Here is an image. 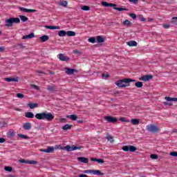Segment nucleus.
<instances>
[{
	"label": "nucleus",
	"instance_id": "f704fd0d",
	"mask_svg": "<svg viewBox=\"0 0 177 177\" xmlns=\"http://www.w3.org/2000/svg\"><path fill=\"white\" fill-rule=\"evenodd\" d=\"M19 18L21 19V21L23 22H26L28 21V18L24 15H19Z\"/></svg>",
	"mask_w": 177,
	"mask_h": 177
},
{
	"label": "nucleus",
	"instance_id": "423d86ee",
	"mask_svg": "<svg viewBox=\"0 0 177 177\" xmlns=\"http://www.w3.org/2000/svg\"><path fill=\"white\" fill-rule=\"evenodd\" d=\"M104 119L107 122H111L112 124H115V122H117L118 121V119H117V118L113 116H105Z\"/></svg>",
	"mask_w": 177,
	"mask_h": 177
},
{
	"label": "nucleus",
	"instance_id": "37998d69",
	"mask_svg": "<svg viewBox=\"0 0 177 177\" xmlns=\"http://www.w3.org/2000/svg\"><path fill=\"white\" fill-rule=\"evenodd\" d=\"M8 125V123L5 122H0V128H3Z\"/></svg>",
	"mask_w": 177,
	"mask_h": 177
},
{
	"label": "nucleus",
	"instance_id": "20e7f679",
	"mask_svg": "<svg viewBox=\"0 0 177 177\" xmlns=\"http://www.w3.org/2000/svg\"><path fill=\"white\" fill-rule=\"evenodd\" d=\"M83 174H89L90 175H97L98 176H102L104 175V174L102 173L100 170H93V169H88L83 171Z\"/></svg>",
	"mask_w": 177,
	"mask_h": 177
},
{
	"label": "nucleus",
	"instance_id": "412c9836",
	"mask_svg": "<svg viewBox=\"0 0 177 177\" xmlns=\"http://www.w3.org/2000/svg\"><path fill=\"white\" fill-rule=\"evenodd\" d=\"M129 46H138V42L136 41H129L127 43Z\"/></svg>",
	"mask_w": 177,
	"mask_h": 177
},
{
	"label": "nucleus",
	"instance_id": "774afa93",
	"mask_svg": "<svg viewBox=\"0 0 177 177\" xmlns=\"http://www.w3.org/2000/svg\"><path fill=\"white\" fill-rule=\"evenodd\" d=\"M172 132H173V133H177V129H174Z\"/></svg>",
	"mask_w": 177,
	"mask_h": 177
},
{
	"label": "nucleus",
	"instance_id": "39448f33",
	"mask_svg": "<svg viewBox=\"0 0 177 177\" xmlns=\"http://www.w3.org/2000/svg\"><path fill=\"white\" fill-rule=\"evenodd\" d=\"M65 149L67 151H74L75 150H81V149H84V147H82V146H79V147L72 146V147H71L70 145H66L65 147Z\"/></svg>",
	"mask_w": 177,
	"mask_h": 177
},
{
	"label": "nucleus",
	"instance_id": "864d4df0",
	"mask_svg": "<svg viewBox=\"0 0 177 177\" xmlns=\"http://www.w3.org/2000/svg\"><path fill=\"white\" fill-rule=\"evenodd\" d=\"M31 88H34V89H36V91H39V87L35 84H31Z\"/></svg>",
	"mask_w": 177,
	"mask_h": 177
},
{
	"label": "nucleus",
	"instance_id": "5fc2aeb1",
	"mask_svg": "<svg viewBox=\"0 0 177 177\" xmlns=\"http://www.w3.org/2000/svg\"><path fill=\"white\" fill-rule=\"evenodd\" d=\"M122 151H129V147H128V146H124V147H122Z\"/></svg>",
	"mask_w": 177,
	"mask_h": 177
},
{
	"label": "nucleus",
	"instance_id": "6e6d98bb",
	"mask_svg": "<svg viewBox=\"0 0 177 177\" xmlns=\"http://www.w3.org/2000/svg\"><path fill=\"white\" fill-rule=\"evenodd\" d=\"M170 156H171L172 157H177V152L176 151L170 152Z\"/></svg>",
	"mask_w": 177,
	"mask_h": 177
},
{
	"label": "nucleus",
	"instance_id": "de8ad7c7",
	"mask_svg": "<svg viewBox=\"0 0 177 177\" xmlns=\"http://www.w3.org/2000/svg\"><path fill=\"white\" fill-rule=\"evenodd\" d=\"M151 158H152V160H157L158 156L157 154H151Z\"/></svg>",
	"mask_w": 177,
	"mask_h": 177
},
{
	"label": "nucleus",
	"instance_id": "ea45409f",
	"mask_svg": "<svg viewBox=\"0 0 177 177\" xmlns=\"http://www.w3.org/2000/svg\"><path fill=\"white\" fill-rule=\"evenodd\" d=\"M82 10H91V7L88 6H82Z\"/></svg>",
	"mask_w": 177,
	"mask_h": 177
},
{
	"label": "nucleus",
	"instance_id": "dca6fc26",
	"mask_svg": "<svg viewBox=\"0 0 177 177\" xmlns=\"http://www.w3.org/2000/svg\"><path fill=\"white\" fill-rule=\"evenodd\" d=\"M41 151H44V153H53V151H55V148L53 147H49L46 149H41Z\"/></svg>",
	"mask_w": 177,
	"mask_h": 177
},
{
	"label": "nucleus",
	"instance_id": "a878e982",
	"mask_svg": "<svg viewBox=\"0 0 177 177\" xmlns=\"http://www.w3.org/2000/svg\"><path fill=\"white\" fill-rule=\"evenodd\" d=\"M59 37H66L67 35V32L66 30H59L58 32Z\"/></svg>",
	"mask_w": 177,
	"mask_h": 177
},
{
	"label": "nucleus",
	"instance_id": "7ed1b4c3",
	"mask_svg": "<svg viewBox=\"0 0 177 177\" xmlns=\"http://www.w3.org/2000/svg\"><path fill=\"white\" fill-rule=\"evenodd\" d=\"M147 129L149 132H153V133L160 132V127L156 124H148L147 126Z\"/></svg>",
	"mask_w": 177,
	"mask_h": 177
},
{
	"label": "nucleus",
	"instance_id": "e2e57ef3",
	"mask_svg": "<svg viewBox=\"0 0 177 177\" xmlns=\"http://www.w3.org/2000/svg\"><path fill=\"white\" fill-rule=\"evenodd\" d=\"M6 140L5 138H0V143H5Z\"/></svg>",
	"mask_w": 177,
	"mask_h": 177
},
{
	"label": "nucleus",
	"instance_id": "f03ea898",
	"mask_svg": "<svg viewBox=\"0 0 177 177\" xmlns=\"http://www.w3.org/2000/svg\"><path fill=\"white\" fill-rule=\"evenodd\" d=\"M136 80L129 79V78H126L122 80H118L115 82V84L117 86H119V88H126V86H129V83L130 82H136Z\"/></svg>",
	"mask_w": 177,
	"mask_h": 177
},
{
	"label": "nucleus",
	"instance_id": "58836bf2",
	"mask_svg": "<svg viewBox=\"0 0 177 177\" xmlns=\"http://www.w3.org/2000/svg\"><path fill=\"white\" fill-rule=\"evenodd\" d=\"M88 42H90L91 44H95L96 42V38H95V37H90L88 39Z\"/></svg>",
	"mask_w": 177,
	"mask_h": 177
},
{
	"label": "nucleus",
	"instance_id": "e433bc0d",
	"mask_svg": "<svg viewBox=\"0 0 177 177\" xmlns=\"http://www.w3.org/2000/svg\"><path fill=\"white\" fill-rule=\"evenodd\" d=\"M131 124L133 125H138L139 124V120H138V119H132L131 120Z\"/></svg>",
	"mask_w": 177,
	"mask_h": 177
},
{
	"label": "nucleus",
	"instance_id": "c85d7f7f",
	"mask_svg": "<svg viewBox=\"0 0 177 177\" xmlns=\"http://www.w3.org/2000/svg\"><path fill=\"white\" fill-rule=\"evenodd\" d=\"M97 42L98 44H103V42H104V38H103V37H102V36H97Z\"/></svg>",
	"mask_w": 177,
	"mask_h": 177
},
{
	"label": "nucleus",
	"instance_id": "0eeeda50",
	"mask_svg": "<svg viewBox=\"0 0 177 177\" xmlns=\"http://www.w3.org/2000/svg\"><path fill=\"white\" fill-rule=\"evenodd\" d=\"M19 9L21 12H24V13H35V12H37V10L27 9L23 7H19Z\"/></svg>",
	"mask_w": 177,
	"mask_h": 177
},
{
	"label": "nucleus",
	"instance_id": "cd10ccee",
	"mask_svg": "<svg viewBox=\"0 0 177 177\" xmlns=\"http://www.w3.org/2000/svg\"><path fill=\"white\" fill-rule=\"evenodd\" d=\"M28 107H30V109H35V108L38 107V104H37V103H29L28 104Z\"/></svg>",
	"mask_w": 177,
	"mask_h": 177
},
{
	"label": "nucleus",
	"instance_id": "13d9d810",
	"mask_svg": "<svg viewBox=\"0 0 177 177\" xmlns=\"http://www.w3.org/2000/svg\"><path fill=\"white\" fill-rule=\"evenodd\" d=\"M163 104H165V106H172L173 105L172 102H163Z\"/></svg>",
	"mask_w": 177,
	"mask_h": 177
},
{
	"label": "nucleus",
	"instance_id": "49530a36",
	"mask_svg": "<svg viewBox=\"0 0 177 177\" xmlns=\"http://www.w3.org/2000/svg\"><path fill=\"white\" fill-rule=\"evenodd\" d=\"M102 77L104 80H107V78H109V77H110V75L106 74V73H102Z\"/></svg>",
	"mask_w": 177,
	"mask_h": 177
},
{
	"label": "nucleus",
	"instance_id": "72a5a7b5",
	"mask_svg": "<svg viewBox=\"0 0 177 177\" xmlns=\"http://www.w3.org/2000/svg\"><path fill=\"white\" fill-rule=\"evenodd\" d=\"M129 151H131V153H133L135 151H136L138 150V148H136V147H133L132 145L129 147Z\"/></svg>",
	"mask_w": 177,
	"mask_h": 177
},
{
	"label": "nucleus",
	"instance_id": "603ef678",
	"mask_svg": "<svg viewBox=\"0 0 177 177\" xmlns=\"http://www.w3.org/2000/svg\"><path fill=\"white\" fill-rule=\"evenodd\" d=\"M19 138H22L24 139H30V138L26 135H23V134H19Z\"/></svg>",
	"mask_w": 177,
	"mask_h": 177
},
{
	"label": "nucleus",
	"instance_id": "f3484780",
	"mask_svg": "<svg viewBox=\"0 0 177 177\" xmlns=\"http://www.w3.org/2000/svg\"><path fill=\"white\" fill-rule=\"evenodd\" d=\"M46 89L49 92H51V93H53V92H55V90L56 89V88L55 87V85L52 84V85H48L47 86Z\"/></svg>",
	"mask_w": 177,
	"mask_h": 177
},
{
	"label": "nucleus",
	"instance_id": "2eb2a0df",
	"mask_svg": "<svg viewBox=\"0 0 177 177\" xmlns=\"http://www.w3.org/2000/svg\"><path fill=\"white\" fill-rule=\"evenodd\" d=\"M32 124L30 122H26L24 124L23 128L26 131H30L31 129Z\"/></svg>",
	"mask_w": 177,
	"mask_h": 177
},
{
	"label": "nucleus",
	"instance_id": "a19ab883",
	"mask_svg": "<svg viewBox=\"0 0 177 177\" xmlns=\"http://www.w3.org/2000/svg\"><path fill=\"white\" fill-rule=\"evenodd\" d=\"M4 169L8 172H12V171H13V168H12V167H5Z\"/></svg>",
	"mask_w": 177,
	"mask_h": 177
},
{
	"label": "nucleus",
	"instance_id": "bf43d9fd",
	"mask_svg": "<svg viewBox=\"0 0 177 177\" xmlns=\"http://www.w3.org/2000/svg\"><path fill=\"white\" fill-rule=\"evenodd\" d=\"M97 162H99L100 164H103V162H104V160L103 159H97Z\"/></svg>",
	"mask_w": 177,
	"mask_h": 177
},
{
	"label": "nucleus",
	"instance_id": "ddd939ff",
	"mask_svg": "<svg viewBox=\"0 0 177 177\" xmlns=\"http://www.w3.org/2000/svg\"><path fill=\"white\" fill-rule=\"evenodd\" d=\"M12 26H13V21H12L11 18L6 20V24H5L6 27H12Z\"/></svg>",
	"mask_w": 177,
	"mask_h": 177
},
{
	"label": "nucleus",
	"instance_id": "9b49d317",
	"mask_svg": "<svg viewBox=\"0 0 177 177\" xmlns=\"http://www.w3.org/2000/svg\"><path fill=\"white\" fill-rule=\"evenodd\" d=\"M101 3L102 6H104L105 8H114L115 6H117V4L107 3L106 1H102Z\"/></svg>",
	"mask_w": 177,
	"mask_h": 177
},
{
	"label": "nucleus",
	"instance_id": "680f3d73",
	"mask_svg": "<svg viewBox=\"0 0 177 177\" xmlns=\"http://www.w3.org/2000/svg\"><path fill=\"white\" fill-rule=\"evenodd\" d=\"M164 28H169L171 27V25L169 24H163Z\"/></svg>",
	"mask_w": 177,
	"mask_h": 177
},
{
	"label": "nucleus",
	"instance_id": "69168bd1",
	"mask_svg": "<svg viewBox=\"0 0 177 177\" xmlns=\"http://www.w3.org/2000/svg\"><path fill=\"white\" fill-rule=\"evenodd\" d=\"M73 53H75V55H78V53H80V50H73Z\"/></svg>",
	"mask_w": 177,
	"mask_h": 177
},
{
	"label": "nucleus",
	"instance_id": "c756f323",
	"mask_svg": "<svg viewBox=\"0 0 177 177\" xmlns=\"http://www.w3.org/2000/svg\"><path fill=\"white\" fill-rule=\"evenodd\" d=\"M106 139H107V140H109V142H110L111 143H113V142H114V138L110 136V134L106 135Z\"/></svg>",
	"mask_w": 177,
	"mask_h": 177
},
{
	"label": "nucleus",
	"instance_id": "79ce46f5",
	"mask_svg": "<svg viewBox=\"0 0 177 177\" xmlns=\"http://www.w3.org/2000/svg\"><path fill=\"white\" fill-rule=\"evenodd\" d=\"M171 23L176 24L177 26V17H174L172 18Z\"/></svg>",
	"mask_w": 177,
	"mask_h": 177
},
{
	"label": "nucleus",
	"instance_id": "b1692460",
	"mask_svg": "<svg viewBox=\"0 0 177 177\" xmlns=\"http://www.w3.org/2000/svg\"><path fill=\"white\" fill-rule=\"evenodd\" d=\"M68 4V3L67 2V1H61L58 3V5H59V6H63L64 8L67 7Z\"/></svg>",
	"mask_w": 177,
	"mask_h": 177
},
{
	"label": "nucleus",
	"instance_id": "c9c22d12",
	"mask_svg": "<svg viewBox=\"0 0 177 177\" xmlns=\"http://www.w3.org/2000/svg\"><path fill=\"white\" fill-rule=\"evenodd\" d=\"M135 86H136L137 88H142V86H143V82H137L135 84Z\"/></svg>",
	"mask_w": 177,
	"mask_h": 177
},
{
	"label": "nucleus",
	"instance_id": "a18cd8bd",
	"mask_svg": "<svg viewBox=\"0 0 177 177\" xmlns=\"http://www.w3.org/2000/svg\"><path fill=\"white\" fill-rule=\"evenodd\" d=\"M130 17L132 18L133 20H136V14L131 13L129 14Z\"/></svg>",
	"mask_w": 177,
	"mask_h": 177
},
{
	"label": "nucleus",
	"instance_id": "473e14b6",
	"mask_svg": "<svg viewBox=\"0 0 177 177\" xmlns=\"http://www.w3.org/2000/svg\"><path fill=\"white\" fill-rule=\"evenodd\" d=\"M71 127H73V125L67 124L62 127V129H64V131H68V129H71Z\"/></svg>",
	"mask_w": 177,
	"mask_h": 177
},
{
	"label": "nucleus",
	"instance_id": "bb28decb",
	"mask_svg": "<svg viewBox=\"0 0 177 177\" xmlns=\"http://www.w3.org/2000/svg\"><path fill=\"white\" fill-rule=\"evenodd\" d=\"M25 117H26V118H34V113L32 112H26L25 113Z\"/></svg>",
	"mask_w": 177,
	"mask_h": 177
},
{
	"label": "nucleus",
	"instance_id": "8fccbe9b",
	"mask_svg": "<svg viewBox=\"0 0 177 177\" xmlns=\"http://www.w3.org/2000/svg\"><path fill=\"white\" fill-rule=\"evenodd\" d=\"M28 164H32L33 165H35L37 164V162L35 160H28Z\"/></svg>",
	"mask_w": 177,
	"mask_h": 177
},
{
	"label": "nucleus",
	"instance_id": "4468645a",
	"mask_svg": "<svg viewBox=\"0 0 177 177\" xmlns=\"http://www.w3.org/2000/svg\"><path fill=\"white\" fill-rule=\"evenodd\" d=\"M77 160L84 164H88V161H89V160L85 157H79Z\"/></svg>",
	"mask_w": 177,
	"mask_h": 177
},
{
	"label": "nucleus",
	"instance_id": "7c9ffc66",
	"mask_svg": "<svg viewBox=\"0 0 177 177\" xmlns=\"http://www.w3.org/2000/svg\"><path fill=\"white\" fill-rule=\"evenodd\" d=\"M66 35H68V37H75L76 33L74 31L68 30L66 32Z\"/></svg>",
	"mask_w": 177,
	"mask_h": 177
},
{
	"label": "nucleus",
	"instance_id": "4d7b16f0",
	"mask_svg": "<svg viewBox=\"0 0 177 177\" xmlns=\"http://www.w3.org/2000/svg\"><path fill=\"white\" fill-rule=\"evenodd\" d=\"M139 17L140 21H146V19L145 17H143V15H140Z\"/></svg>",
	"mask_w": 177,
	"mask_h": 177
},
{
	"label": "nucleus",
	"instance_id": "5701e85b",
	"mask_svg": "<svg viewBox=\"0 0 177 177\" xmlns=\"http://www.w3.org/2000/svg\"><path fill=\"white\" fill-rule=\"evenodd\" d=\"M167 102H177V97H165Z\"/></svg>",
	"mask_w": 177,
	"mask_h": 177
},
{
	"label": "nucleus",
	"instance_id": "338daca9",
	"mask_svg": "<svg viewBox=\"0 0 177 177\" xmlns=\"http://www.w3.org/2000/svg\"><path fill=\"white\" fill-rule=\"evenodd\" d=\"M79 177H88V176L87 175H86V174H80L79 176Z\"/></svg>",
	"mask_w": 177,
	"mask_h": 177
},
{
	"label": "nucleus",
	"instance_id": "393cba45",
	"mask_svg": "<svg viewBox=\"0 0 177 177\" xmlns=\"http://www.w3.org/2000/svg\"><path fill=\"white\" fill-rule=\"evenodd\" d=\"M41 42H46V41H49V36L43 35L40 37Z\"/></svg>",
	"mask_w": 177,
	"mask_h": 177
},
{
	"label": "nucleus",
	"instance_id": "4be33fe9",
	"mask_svg": "<svg viewBox=\"0 0 177 177\" xmlns=\"http://www.w3.org/2000/svg\"><path fill=\"white\" fill-rule=\"evenodd\" d=\"M11 20L12 21L13 24H19L20 23V19L17 17H11Z\"/></svg>",
	"mask_w": 177,
	"mask_h": 177
},
{
	"label": "nucleus",
	"instance_id": "4c0bfd02",
	"mask_svg": "<svg viewBox=\"0 0 177 177\" xmlns=\"http://www.w3.org/2000/svg\"><path fill=\"white\" fill-rule=\"evenodd\" d=\"M113 9L115 10H118V12H122V10H128L127 8H117V7H113Z\"/></svg>",
	"mask_w": 177,
	"mask_h": 177
},
{
	"label": "nucleus",
	"instance_id": "aec40b11",
	"mask_svg": "<svg viewBox=\"0 0 177 177\" xmlns=\"http://www.w3.org/2000/svg\"><path fill=\"white\" fill-rule=\"evenodd\" d=\"M66 118H70L72 121H77L78 116L77 115H68Z\"/></svg>",
	"mask_w": 177,
	"mask_h": 177
},
{
	"label": "nucleus",
	"instance_id": "f8f14e48",
	"mask_svg": "<svg viewBox=\"0 0 177 177\" xmlns=\"http://www.w3.org/2000/svg\"><path fill=\"white\" fill-rule=\"evenodd\" d=\"M4 81H7V82H19V77H6Z\"/></svg>",
	"mask_w": 177,
	"mask_h": 177
},
{
	"label": "nucleus",
	"instance_id": "6ab92c4d",
	"mask_svg": "<svg viewBox=\"0 0 177 177\" xmlns=\"http://www.w3.org/2000/svg\"><path fill=\"white\" fill-rule=\"evenodd\" d=\"M34 37H35V35L32 32L28 35L24 36L22 39H31V38H34Z\"/></svg>",
	"mask_w": 177,
	"mask_h": 177
},
{
	"label": "nucleus",
	"instance_id": "0e129e2a",
	"mask_svg": "<svg viewBox=\"0 0 177 177\" xmlns=\"http://www.w3.org/2000/svg\"><path fill=\"white\" fill-rule=\"evenodd\" d=\"M5 51V46L0 47V52H4Z\"/></svg>",
	"mask_w": 177,
	"mask_h": 177
},
{
	"label": "nucleus",
	"instance_id": "052dcab7",
	"mask_svg": "<svg viewBox=\"0 0 177 177\" xmlns=\"http://www.w3.org/2000/svg\"><path fill=\"white\" fill-rule=\"evenodd\" d=\"M28 160H26L24 159H22L20 160V162H22L23 164H28Z\"/></svg>",
	"mask_w": 177,
	"mask_h": 177
},
{
	"label": "nucleus",
	"instance_id": "a211bd4d",
	"mask_svg": "<svg viewBox=\"0 0 177 177\" xmlns=\"http://www.w3.org/2000/svg\"><path fill=\"white\" fill-rule=\"evenodd\" d=\"M45 28L48 30H60V26H45Z\"/></svg>",
	"mask_w": 177,
	"mask_h": 177
},
{
	"label": "nucleus",
	"instance_id": "3c124183",
	"mask_svg": "<svg viewBox=\"0 0 177 177\" xmlns=\"http://www.w3.org/2000/svg\"><path fill=\"white\" fill-rule=\"evenodd\" d=\"M17 97H19V99H23V97H24V95L20 93H17Z\"/></svg>",
	"mask_w": 177,
	"mask_h": 177
},
{
	"label": "nucleus",
	"instance_id": "2f4dec72",
	"mask_svg": "<svg viewBox=\"0 0 177 177\" xmlns=\"http://www.w3.org/2000/svg\"><path fill=\"white\" fill-rule=\"evenodd\" d=\"M122 24H124V26H127V27L132 26V22H131V21L128 19H126L124 21H123Z\"/></svg>",
	"mask_w": 177,
	"mask_h": 177
},
{
	"label": "nucleus",
	"instance_id": "f257e3e1",
	"mask_svg": "<svg viewBox=\"0 0 177 177\" xmlns=\"http://www.w3.org/2000/svg\"><path fill=\"white\" fill-rule=\"evenodd\" d=\"M35 118H37V120H46L47 121H53L55 118V115H53L51 113H37L35 115Z\"/></svg>",
	"mask_w": 177,
	"mask_h": 177
},
{
	"label": "nucleus",
	"instance_id": "6e6552de",
	"mask_svg": "<svg viewBox=\"0 0 177 177\" xmlns=\"http://www.w3.org/2000/svg\"><path fill=\"white\" fill-rule=\"evenodd\" d=\"M66 73L68 74V75H71L72 74H74V73H78V71L74 68H70L68 67L65 68Z\"/></svg>",
	"mask_w": 177,
	"mask_h": 177
},
{
	"label": "nucleus",
	"instance_id": "9d476101",
	"mask_svg": "<svg viewBox=\"0 0 177 177\" xmlns=\"http://www.w3.org/2000/svg\"><path fill=\"white\" fill-rule=\"evenodd\" d=\"M59 59L61 62H68L70 60V57L64 55V54L60 53L59 54Z\"/></svg>",
	"mask_w": 177,
	"mask_h": 177
},
{
	"label": "nucleus",
	"instance_id": "c03bdc74",
	"mask_svg": "<svg viewBox=\"0 0 177 177\" xmlns=\"http://www.w3.org/2000/svg\"><path fill=\"white\" fill-rule=\"evenodd\" d=\"M26 48L22 44H19L17 45V49H23Z\"/></svg>",
	"mask_w": 177,
	"mask_h": 177
},
{
	"label": "nucleus",
	"instance_id": "09e8293b",
	"mask_svg": "<svg viewBox=\"0 0 177 177\" xmlns=\"http://www.w3.org/2000/svg\"><path fill=\"white\" fill-rule=\"evenodd\" d=\"M129 2L133 3L134 5H138L139 3V0H129Z\"/></svg>",
	"mask_w": 177,
	"mask_h": 177
},
{
	"label": "nucleus",
	"instance_id": "1a4fd4ad",
	"mask_svg": "<svg viewBox=\"0 0 177 177\" xmlns=\"http://www.w3.org/2000/svg\"><path fill=\"white\" fill-rule=\"evenodd\" d=\"M150 80H153V75H145L140 78V81H150Z\"/></svg>",
	"mask_w": 177,
	"mask_h": 177
}]
</instances>
